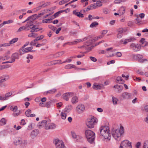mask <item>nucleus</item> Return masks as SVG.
<instances>
[{
	"instance_id": "f257e3e1",
	"label": "nucleus",
	"mask_w": 148,
	"mask_h": 148,
	"mask_svg": "<svg viewBox=\"0 0 148 148\" xmlns=\"http://www.w3.org/2000/svg\"><path fill=\"white\" fill-rule=\"evenodd\" d=\"M100 134L105 139H110L109 127L107 126H101L100 129Z\"/></svg>"
},
{
	"instance_id": "f03ea898",
	"label": "nucleus",
	"mask_w": 148,
	"mask_h": 148,
	"mask_svg": "<svg viewBox=\"0 0 148 148\" xmlns=\"http://www.w3.org/2000/svg\"><path fill=\"white\" fill-rule=\"evenodd\" d=\"M85 134L88 142L90 143H93L95 138V133L90 130H85Z\"/></svg>"
},
{
	"instance_id": "7ed1b4c3",
	"label": "nucleus",
	"mask_w": 148,
	"mask_h": 148,
	"mask_svg": "<svg viewBox=\"0 0 148 148\" xmlns=\"http://www.w3.org/2000/svg\"><path fill=\"white\" fill-rule=\"evenodd\" d=\"M124 133V128L121 126L119 130H116L113 131L112 133V135L115 139L118 141L121 140V136Z\"/></svg>"
},
{
	"instance_id": "20e7f679",
	"label": "nucleus",
	"mask_w": 148,
	"mask_h": 148,
	"mask_svg": "<svg viewBox=\"0 0 148 148\" xmlns=\"http://www.w3.org/2000/svg\"><path fill=\"white\" fill-rule=\"evenodd\" d=\"M98 122L97 119L94 116L92 117L87 119L86 124L88 128H92L94 127V125Z\"/></svg>"
},
{
	"instance_id": "39448f33",
	"label": "nucleus",
	"mask_w": 148,
	"mask_h": 148,
	"mask_svg": "<svg viewBox=\"0 0 148 148\" xmlns=\"http://www.w3.org/2000/svg\"><path fill=\"white\" fill-rule=\"evenodd\" d=\"M53 143L56 148H63L65 147L63 142L58 138L55 139L53 140Z\"/></svg>"
},
{
	"instance_id": "423d86ee",
	"label": "nucleus",
	"mask_w": 148,
	"mask_h": 148,
	"mask_svg": "<svg viewBox=\"0 0 148 148\" xmlns=\"http://www.w3.org/2000/svg\"><path fill=\"white\" fill-rule=\"evenodd\" d=\"M119 148H132L131 143L125 140L122 141Z\"/></svg>"
},
{
	"instance_id": "0eeeda50",
	"label": "nucleus",
	"mask_w": 148,
	"mask_h": 148,
	"mask_svg": "<svg viewBox=\"0 0 148 148\" xmlns=\"http://www.w3.org/2000/svg\"><path fill=\"white\" fill-rule=\"evenodd\" d=\"M85 109V106L84 104H79L76 107V111L78 114H81L84 112Z\"/></svg>"
},
{
	"instance_id": "6e6552de",
	"label": "nucleus",
	"mask_w": 148,
	"mask_h": 148,
	"mask_svg": "<svg viewBox=\"0 0 148 148\" xmlns=\"http://www.w3.org/2000/svg\"><path fill=\"white\" fill-rule=\"evenodd\" d=\"M130 47L135 51H138L140 49V44L132 43L130 45Z\"/></svg>"
},
{
	"instance_id": "1a4fd4ad",
	"label": "nucleus",
	"mask_w": 148,
	"mask_h": 148,
	"mask_svg": "<svg viewBox=\"0 0 148 148\" xmlns=\"http://www.w3.org/2000/svg\"><path fill=\"white\" fill-rule=\"evenodd\" d=\"M131 95L130 93L125 92L123 93L121 95L120 99L121 100L125 99H129L131 98Z\"/></svg>"
},
{
	"instance_id": "9d476101",
	"label": "nucleus",
	"mask_w": 148,
	"mask_h": 148,
	"mask_svg": "<svg viewBox=\"0 0 148 148\" xmlns=\"http://www.w3.org/2000/svg\"><path fill=\"white\" fill-rule=\"evenodd\" d=\"M74 95V93L73 92H67L63 94L62 95L63 98L66 101H68L69 98Z\"/></svg>"
},
{
	"instance_id": "9b49d317",
	"label": "nucleus",
	"mask_w": 148,
	"mask_h": 148,
	"mask_svg": "<svg viewBox=\"0 0 148 148\" xmlns=\"http://www.w3.org/2000/svg\"><path fill=\"white\" fill-rule=\"evenodd\" d=\"M9 79L8 75H5L0 77V86L2 85V83L8 80Z\"/></svg>"
},
{
	"instance_id": "f8f14e48",
	"label": "nucleus",
	"mask_w": 148,
	"mask_h": 148,
	"mask_svg": "<svg viewBox=\"0 0 148 148\" xmlns=\"http://www.w3.org/2000/svg\"><path fill=\"white\" fill-rule=\"evenodd\" d=\"M11 60L12 63L14 62L15 59H19V56L18 53H13L11 56Z\"/></svg>"
},
{
	"instance_id": "ddd939ff",
	"label": "nucleus",
	"mask_w": 148,
	"mask_h": 148,
	"mask_svg": "<svg viewBox=\"0 0 148 148\" xmlns=\"http://www.w3.org/2000/svg\"><path fill=\"white\" fill-rule=\"evenodd\" d=\"M56 127V125L53 123H49L48 122L47 125L45 127V129L46 130L53 129Z\"/></svg>"
},
{
	"instance_id": "4468645a",
	"label": "nucleus",
	"mask_w": 148,
	"mask_h": 148,
	"mask_svg": "<svg viewBox=\"0 0 148 148\" xmlns=\"http://www.w3.org/2000/svg\"><path fill=\"white\" fill-rule=\"evenodd\" d=\"M48 121H47L46 120H43L41 123H38V126L40 128L41 127H45L46 125H47Z\"/></svg>"
},
{
	"instance_id": "2eb2a0df",
	"label": "nucleus",
	"mask_w": 148,
	"mask_h": 148,
	"mask_svg": "<svg viewBox=\"0 0 148 148\" xmlns=\"http://www.w3.org/2000/svg\"><path fill=\"white\" fill-rule=\"evenodd\" d=\"M30 51L29 47L25 48L20 49L19 50L20 54L22 55L24 53Z\"/></svg>"
},
{
	"instance_id": "dca6fc26",
	"label": "nucleus",
	"mask_w": 148,
	"mask_h": 148,
	"mask_svg": "<svg viewBox=\"0 0 148 148\" xmlns=\"http://www.w3.org/2000/svg\"><path fill=\"white\" fill-rule=\"evenodd\" d=\"M118 33L117 35V37L118 38H121L123 36V29L122 28H121L118 29L117 30Z\"/></svg>"
},
{
	"instance_id": "f3484780",
	"label": "nucleus",
	"mask_w": 148,
	"mask_h": 148,
	"mask_svg": "<svg viewBox=\"0 0 148 148\" xmlns=\"http://www.w3.org/2000/svg\"><path fill=\"white\" fill-rule=\"evenodd\" d=\"M139 42L141 43L140 46L143 47H145L148 45V42L145 41V39L144 38H142L140 40Z\"/></svg>"
},
{
	"instance_id": "a211bd4d",
	"label": "nucleus",
	"mask_w": 148,
	"mask_h": 148,
	"mask_svg": "<svg viewBox=\"0 0 148 148\" xmlns=\"http://www.w3.org/2000/svg\"><path fill=\"white\" fill-rule=\"evenodd\" d=\"M73 14L79 18H83L84 17L83 14L81 13L80 12H77V10H74L73 12Z\"/></svg>"
},
{
	"instance_id": "6ab92c4d",
	"label": "nucleus",
	"mask_w": 148,
	"mask_h": 148,
	"mask_svg": "<svg viewBox=\"0 0 148 148\" xmlns=\"http://www.w3.org/2000/svg\"><path fill=\"white\" fill-rule=\"evenodd\" d=\"M130 56L132 57L135 60H137L138 59L141 58H143V56L139 54L136 55L135 54H131Z\"/></svg>"
},
{
	"instance_id": "aec40b11",
	"label": "nucleus",
	"mask_w": 148,
	"mask_h": 148,
	"mask_svg": "<svg viewBox=\"0 0 148 148\" xmlns=\"http://www.w3.org/2000/svg\"><path fill=\"white\" fill-rule=\"evenodd\" d=\"M72 109V106L71 105L67 106L63 110L64 112H69Z\"/></svg>"
},
{
	"instance_id": "412c9836",
	"label": "nucleus",
	"mask_w": 148,
	"mask_h": 148,
	"mask_svg": "<svg viewBox=\"0 0 148 148\" xmlns=\"http://www.w3.org/2000/svg\"><path fill=\"white\" fill-rule=\"evenodd\" d=\"M22 138L21 137L18 138L14 142V145H18L21 144Z\"/></svg>"
},
{
	"instance_id": "4be33fe9",
	"label": "nucleus",
	"mask_w": 148,
	"mask_h": 148,
	"mask_svg": "<svg viewBox=\"0 0 148 148\" xmlns=\"http://www.w3.org/2000/svg\"><path fill=\"white\" fill-rule=\"evenodd\" d=\"M78 101V99L77 97H73L71 99V102L73 104H75Z\"/></svg>"
},
{
	"instance_id": "5701e85b",
	"label": "nucleus",
	"mask_w": 148,
	"mask_h": 148,
	"mask_svg": "<svg viewBox=\"0 0 148 148\" xmlns=\"http://www.w3.org/2000/svg\"><path fill=\"white\" fill-rule=\"evenodd\" d=\"M113 88H117L119 92H121L123 89V86L121 85H116L113 86Z\"/></svg>"
},
{
	"instance_id": "b1692460",
	"label": "nucleus",
	"mask_w": 148,
	"mask_h": 148,
	"mask_svg": "<svg viewBox=\"0 0 148 148\" xmlns=\"http://www.w3.org/2000/svg\"><path fill=\"white\" fill-rule=\"evenodd\" d=\"M64 53L65 52L64 51L59 52L54 54L53 56L54 58H56L62 56Z\"/></svg>"
},
{
	"instance_id": "393cba45",
	"label": "nucleus",
	"mask_w": 148,
	"mask_h": 148,
	"mask_svg": "<svg viewBox=\"0 0 148 148\" xmlns=\"http://www.w3.org/2000/svg\"><path fill=\"white\" fill-rule=\"evenodd\" d=\"M57 91V90L56 88H53L52 89L48 91H47L46 94H45V95H47L48 94H52L55 92H56Z\"/></svg>"
},
{
	"instance_id": "a878e982",
	"label": "nucleus",
	"mask_w": 148,
	"mask_h": 148,
	"mask_svg": "<svg viewBox=\"0 0 148 148\" xmlns=\"http://www.w3.org/2000/svg\"><path fill=\"white\" fill-rule=\"evenodd\" d=\"M38 133V130H35L32 132L31 134L33 136H36L37 135Z\"/></svg>"
},
{
	"instance_id": "bb28decb",
	"label": "nucleus",
	"mask_w": 148,
	"mask_h": 148,
	"mask_svg": "<svg viewBox=\"0 0 148 148\" xmlns=\"http://www.w3.org/2000/svg\"><path fill=\"white\" fill-rule=\"evenodd\" d=\"M21 142V146L23 147H25L27 146V142L26 140L22 139Z\"/></svg>"
},
{
	"instance_id": "cd10ccee",
	"label": "nucleus",
	"mask_w": 148,
	"mask_h": 148,
	"mask_svg": "<svg viewBox=\"0 0 148 148\" xmlns=\"http://www.w3.org/2000/svg\"><path fill=\"white\" fill-rule=\"evenodd\" d=\"M75 67V66L74 65L72 64H68L65 66L64 68L65 69H67L74 68Z\"/></svg>"
},
{
	"instance_id": "c85d7f7f",
	"label": "nucleus",
	"mask_w": 148,
	"mask_h": 148,
	"mask_svg": "<svg viewBox=\"0 0 148 148\" xmlns=\"http://www.w3.org/2000/svg\"><path fill=\"white\" fill-rule=\"evenodd\" d=\"M103 86L102 85H96L94 84L93 86V88L95 90H97L98 89H101L102 88Z\"/></svg>"
},
{
	"instance_id": "c756f323",
	"label": "nucleus",
	"mask_w": 148,
	"mask_h": 148,
	"mask_svg": "<svg viewBox=\"0 0 148 148\" xmlns=\"http://www.w3.org/2000/svg\"><path fill=\"white\" fill-rule=\"evenodd\" d=\"M117 82L119 84H123L124 82V81L123 80L121 77H118L116 78Z\"/></svg>"
},
{
	"instance_id": "7c9ffc66",
	"label": "nucleus",
	"mask_w": 148,
	"mask_h": 148,
	"mask_svg": "<svg viewBox=\"0 0 148 148\" xmlns=\"http://www.w3.org/2000/svg\"><path fill=\"white\" fill-rule=\"evenodd\" d=\"M6 123V120L5 118H2L0 120V125H5Z\"/></svg>"
},
{
	"instance_id": "2f4dec72",
	"label": "nucleus",
	"mask_w": 148,
	"mask_h": 148,
	"mask_svg": "<svg viewBox=\"0 0 148 148\" xmlns=\"http://www.w3.org/2000/svg\"><path fill=\"white\" fill-rule=\"evenodd\" d=\"M18 40V38H14L10 41L9 43H7V44H9V46L10 44H13L16 42Z\"/></svg>"
},
{
	"instance_id": "473e14b6",
	"label": "nucleus",
	"mask_w": 148,
	"mask_h": 148,
	"mask_svg": "<svg viewBox=\"0 0 148 148\" xmlns=\"http://www.w3.org/2000/svg\"><path fill=\"white\" fill-rule=\"evenodd\" d=\"M71 133L72 136L73 138H79L80 139H81L82 138V137H80L79 136H77L75 133L73 132H71Z\"/></svg>"
},
{
	"instance_id": "72a5a7b5",
	"label": "nucleus",
	"mask_w": 148,
	"mask_h": 148,
	"mask_svg": "<svg viewBox=\"0 0 148 148\" xmlns=\"http://www.w3.org/2000/svg\"><path fill=\"white\" fill-rule=\"evenodd\" d=\"M98 25V23L97 22L95 21L92 22L90 25V27H95Z\"/></svg>"
},
{
	"instance_id": "f704fd0d",
	"label": "nucleus",
	"mask_w": 148,
	"mask_h": 148,
	"mask_svg": "<svg viewBox=\"0 0 148 148\" xmlns=\"http://www.w3.org/2000/svg\"><path fill=\"white\" fill-rule=\"evenodd\" d=\"M65 112H64V111H63V112H62L61 113V117L62 119H65L66 118V114Z\"/></svg>"
},
{
	"instance_id": "c9c22d12",
	"label": "nucleus",
	"mask_w": 148,
	"mask_h": 148,
	"mask_svg": "<svg viewBox=\"0 0 148 148\" xmlns=\"http://www.w3.org/2000/svg\"><path fill=\"white\" fill-rule=\"evenodd\" d=\"M11 110L13 112H15L17 111L18 107L16 106H11L10 108Z\"/></svg>"
},
{
	"instance_id": "e433bc0d",
	"label": "nucleus",
	"mask_w": 148,
	"mask_h": 148,
	"mask_svg": "<svg viewBox=\"0 0 148 148\" xmlns=\"http://www.w3.org/2000/svg\"><path fill=\"white\" fill-rule=\"evenodd\" d=\"M143 148H148V140L145 141L143 145Z\"/></svg>"
},
{
	"instance_id": "4c0bfd02",
	"label": "nucleus",
	"mask_w": 148,
	"mask_h": 148,
	"mask_svg": "<svg viewBox=\"0 0 148 148\" xmlns=\"http://www.w3.org/2000/svg\"><path fill=\"white\" fill-rule=\"evenodd\" d=\"M31 112V110L30 109H28L25 112V114L27 116L29 117Z\"/></svg>"
},
{
	"instance_id": "58836bf2",
	"label": "nucleus",
	"mask_w": 148,
	"mask_h": 148,
	"mask_svg": "<svg viewBox=\"0 0 148 148\" xmlns=\"http://www.w3.org/2000/svg\"><path fill=\"white\" fill-rule=\"evenodd\" d=\"M32 25L30 23H28L26 24L25 26L26 30H29L30 29V27L32 26Z\"/></svg>"
},
{
	"instance_id": "ea45409f",
	"label": "nucleus",
	"mask_w": 148,
	"mask_h": 148,
	"mask_svg": "<svg viewBox=\"0 0 148 148\" xmlns=\"http://www.w3.org/2000/svg\"><path fill=\"white\" fill-rule=\"evenodd\" d=\"M112 102L113 104L116 105L117 103V102L118 101V99L114 97H112Z\"/></svg>"
},
{
	"instance_id": "a19ab883",
	"label": "nucleus",
	"mask_w": 148,
	"mask_h": 148,
	"mask_svg": "<svg viewBox=\"0 0 148 148\" xmlns=\"http://www.w3.org/2000/svg\"><path fill=\"white\" fill-rule=\"evenodd\" d=\"M70 0H62L60 1L59 2V4L60 5H61L66 3L69 1Z\"/></svg>"
},
{
	"instance_id": "79ce46f5",
	"label": "nucleus",
	"mask_w": 148,
	"mask_h": 148,
	"mask_svg": "<svg viewBox=\"0 0 148 148\" xmlns=\"http://www.w3.org/2000/svg\"><path fill=\"white\" fill-rule=\"evenodd\" d=\"M64 12V10H61L57 12L56 13L54 14L53 16L55 17H56L58 16L61 13H62Z\"/></svg>"
},
{
	"instance_id": "37998d69",
	"label": "nucleus",
	"mask_w": 148,
	"mask_h": 148,
	"mask_svg": "<svg viewBox=\"0 0 148 148\" xmlns=\"http://www.w3.org/2000/svg\"><path fill=\"white\" fill-rule=\"evenodd\" d=\"M44 37V36L43 35H41L37 37H36L35 39V40H37V41L40 40L42 39Z\"/></svg>"
},
{
	"instance_id": "c03bdc74",
	"label": "nucleus",
	"mask_w": 148,
	"mask_h": 148,
	"mask_svg": "<svg viewBox=\"0 0 148 148\" xmlns=\"http://www.w3.org/2000/svg\"><path fill=\"white\" fill-rule=\"evenodd\" d=\"M51 102V101L47 102L45 104V107L47 108H49L50 107Z\"/></svg>"
},
{
	"instance_id": "a18cd8bd",
	"label": "nucleus",
	"mask_w": 148,
	"mask_h": 148,
	"mask_svg": "<svg viewBox=\"0 0 148 148\" xmlns=\"http://www.w3.org/2000/svg\"><path fill=\"white\" fill-rule=\"evenodd\" d=\"M128 40V42H129L134 41L136 40V39L134 37H131L128 39H127Z\"/></svg>"
},
{
	"instance_id": "49530a36",
	"label": "nucleus",
	"mask_w": 148,
	"mask_h": 148,
	"mask_svg": "<svg viewBox=\"0 0 148 148\" xmlns=\"http://www.w3.org/2000/svg\"><path fill=\"white\" fill-rule=\"evenodd\" d=\"M96 4L97 7H100L102 5V2L99 0L98 1H97Z\"/></svg>"
},
{
	"instance_id": "de8ad7c7",
	"label": "nucleus",
	"mask_w": 148,
	"mask_h": 148,
	"mask_svg": "<svg viewBox=\"0 0 148 148\" xmlns=\"http://www.w3.org/2000/svg\"><path fill=\"white\" fill-rule=\"evenodd\" d=\"M21 113V112L20 110H19L17 113H13L12 114V115L14 117H16L20 115Z\"/></svg>"
},
{
	"instance_id": "09e8293b",
	"label": "nucleus",
	"mask_w": 148,
	"mask_h": 148,
	"mask_svg": "<svg viewBox=\"0 0 148 148\" xmlns=\"http://www.w3.org/2000/svg\"><path fill=\"white\" fill-rule=\"evenodd\" d=\"M13 22V21L12 20H9L6 21H4L3 22L4 25L6 24H9L12 23Z\"/></svg>"
},
{
	"instance_id": "8fccbe9b",
	"label": "nucleus",
	"mask_w": 148,
	"mask_h": 148,
	"mask_svg": "<svg viewBox=\"0 0 148 148\" xmlns=\"http://www.w3.org/2000/svg\"><path fill=\"white\" fill-rule=\"evenodd\" d=\"M24 30H26L25 26L20 27L18 30V32H20Z\"/></svg>"
},
{
	"instance_id": "3c124183",
	"label": "nucleus",
	"mask_w": 148,
	"mask_h": 148,
	"mask_svg": "<svg viewBox=\"0 0 148 148\" xmlns=\"http://www.w3.org/2000/svg\"><path fill=\"white\" fill-rule=\"evenodd\" d=\"M37 36V35L34 33L30 34L28 35V37H33L35 38Z\"/></svg>"
},
{
	"instance_id": "603ef678",
	"label": "nucleus",
	"mask_w": 148,
	"mask_h": 148,
	"mask_svg": "<svg viewBox=\"0 0 148 148\" xmlns=\"http://www.w3.org/2000/svg\"><path fill=\"white\" fill-rule=\"evenodd\" d=\"M52 19V18H50L49 19L43 20L42 21V22L43 23H48V21H50Z\"/></svg>"
},
{
	"instance_id": "864d4df0",
	"label": "nucleus",
	"mask_w": 148,
	"mask_h": 148,
	"mask_svg": "<svg viewBox=\"0 0 148 148\" xmlns=\"http://www.w3.org/2000/svg\"><path fill=\"white\" fill-rule=\"evenodd\" d=\"M45 14V12L44 11H42L41 12L39 13L38 15H34V16H36V17H39L41 15H43Z\"/></svg>"
},
{
	"instance_id": "5fc2aeb1",
	"label": "nucleus",
	"mask_w": 148,
	"mask_h": 148,
	"mask_svg": "<svg viewBox=\"0 0 148 148\" xmlns=\"http://www.w3.org/2000/svg\"><path fill=\"white\" fill-rule=\"evenodd\" d=\"M90 7H91V9L96 8H97L96 3L91 4Z\"/></svg>"
},
{
	"instance_id": "6e6d98bb",
	"label": "nucleus",
	"mask_w": 148,
	"mask_h": 148,
	"mask_svg": "<svg viewBox=\"0 0 148 148\" xmlns=\"http://www.w3.org/2000/svg\"><path fill=\"white\" fill-rule=\"evenodd\" d=\"M37 41V40H35H35H32V41L30 44V45H34V46H35L36 45V42Z\"/></svg>"
},
{
	"instance_id": "4d7b16f0",
	"label": "nucleus",
	"mask_w": 148,
	"mask_h": 148,
	"mask_svg": "<svg viewBox=\"0 0 148 148\" xmlns=\"http://www.w3.org/2000/svg\"><path fill=\"white\" fill-rule=\"evenodd\" d=\"M141 143L139 142H138L136 145L135 147L136 148H140L141 146Z\"/></svg>"
},
{
	"instance_id": "13d9d810",
	"label": "nucleus",
	"mask_w": 148,
	"mask_h": 148,
	"mask_svg": "<svg viewBox=\"0 0 148 148\" xmlns=\"http://www.w3.org/2000/svg\"><path fill=\"white\" fill-rule=\"evenodd\" d=\"M90 59L91 61L94 62H95L97 61V59L95 57L90 56Z\"/></svg>"
},
{
	"instance_id": "bf43d9fd",
	"label": "nucleus",
	"mask_w": 148,
	"mask_h": 148,
	"mask_svg": "<svg viewBox=\"0 0 148 148\" xmlns=\"http://www.w3.org/2000/svg\"><path fill=\"white\" fill-rule=\"evenodd\" d=\"M50 4V2H48L46 3H45L42 5V7H44L46 6H47Z\"/></svg>"
},
{
	"instance_id": "052dcab7",
	"label": "nucleus",
	"mask_w": 148,
	"mask_h": 148,
	"mask_svg": "<svg viewBox=\"0 0 148 148\" xmlns=\"http://www.w3.org/2000/svg\"><path fill=\"white\" fill-rule=\"evenodd\" d=\"M116 55L118 57H121L122 56V53L120 52H118L116 53Z\"/></svg>"
},
{
	"instance_id": "680f3d73",
	"label": "nucleus",
	"mask_w": 148,
	"mask_h": 148,
	"mask_svg": "<svg viewBox=\"0 0 148 148\" xmlns=\"http://www.w3.org/2000/svg\"><path fill=\"white\" fill-rule=\"evenodd\" d=\"M20 123L21 125H25L26 123L25 120L24 119H22L21 120Z\"/></svg>"
},
{
	"instance_id": "e2e57ef3",
	"label": "nucleus",
	"mask_w": 148,
	"mask_h": 148,
	"mask_svg": "<svg viewBox=\"0 0 148 148\" xmlns=\"http://www.w3.org/2000/svg\"><path fill=\"white\" fill-rule=\"evenodd\" d=\"M29 43V42H27L20 49L24 48L26 46H27Z\"/></svg>"
},
{
	"instance_id": "0e129e2a",
	"label": "nucleus",
	"mask_w": 148,
	"mask_h": 148,
	"mask_svg": "<svg viewBox=\"0 0 148 148\" xmlns=\"http://www.w3.org/2000/svg\"><path fill=\"white\" fill-rule=\"evenodd\" d=\"M72 60L71 59H67L66 60L64 61L62 63H65L66 62L69 63Z\"/></svg>"
},
{
	"instance_id": "69168bd1",
	"label": "nucleus",
	"mask_w": 148,
	"mask_h": 148,
	"mask_svg": "<svg viewBox=\"0 0 148 148\" xmlns=\"http://www.w3.org/2000/svg\"><path fill=\"white\" fill-rule=\"evenodd\" d=\"M133 22L132 21H130L128 22L127 25L131 27L133 25Z\"/></svg>"
},
{
	"instance_id": "338daca9",
	"label": "nucleus",
	"mask_w": 148,
	"mask_h": 148,
	"mask_svg": "<svg viewBox=\"0 0 148 148\" xmlns=\"http://www.w3.org/2000/svg\"><path fill=\"white\" fill-rule=\"evenodd\" d=\"M142 58H139V59H138V61H139L140 62H144V61H147V59H142Z\"/></svg>"
},
{
	"instance_id": "774afa93",
	"label": "nucleus",
	"mask_w": 148,
	"mask_h": 148,
	"mask_svg": "<svg viewBox=\"0 0 148 148\" xmlns=\"http://www.w3.org/2000/svg\"><path fill=\"white\" fill-rule=\"evenodd\" d=\"M139 16L141 18H143L144 17L145 14L143 13H141L139 14Z\"/></svg>"
}]
</instances>
